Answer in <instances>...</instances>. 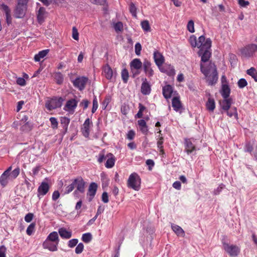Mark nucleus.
<instances>
[{"mask_svg":"<svg viewBox=\"0 0 257 257\" xmlns=\"http://www.w3.org/2000/svg\"><path fill=\"white\" fill-rule=\"evenodd\" d=\"M153 58L156 65L159 67L160 70L161 72H166L163 68H160L165 61L163 55L158 51H155L153 53Z\"/></svg>","mask_w":257,"mask_h":257,"instance_id":"9","label":"nucleus"},{"mask_svg":"<svg viewBox=\"0 0 257 257\" xmlns=\"http://www.w3.org/2000/svg\"><path fill=\"white\" fill-rule=\"evenodd\" d=\"M58 244L47 240H46L43 243V247L51 251H56L58 250L57 246Z\"/></svg>","mask_w":257,"mask_h":257,"instance_id":"17","label":"nucleus"},{"mask_svg":"<svg viewBox=\"0 0 257 257\" xmlns=\"http://www.w3.org/2000/svg\"><path fill=\"white\" fill-rule=\"evenodd\" d=\"M141 25L144 31L149 32L150 31V26L148 21L144 20L142 21Z\"/></svg>","mask_w":257,"mask_h":257,"instance_id":"41","label":"nucleus"},{"mask_svg":"<svg viewBox=\"0 0 257 257\" xmlns=\"http://www.w3.org/2000/svg\"><path fill=\"white\" fill-rule=\"evenodd\" d=\"M171 228L173 231L178 235L182 237H184L185 235V232L183 229L179 226L172 224L171 225Z\"/></svg>","mask_w":257,"mask_h":257,"instance_id":"28","label":"nucleus"},{"mask_svg":"<svg viewBox=\"0 0 257 257\" xmlns=\"http://www.w3.org/2000/svg\"><path fill=\"white\" fill-rule=\"evenodd\" d=\"M50 189V186L46 182H42L38 188L37 197L40 199L45 195Z\"/></svg>","mask_w":257,"mask_h":257,"instance_id":"11","label":"nucleus"},{"mask_svg":"<svg viewBox=\"0 0 257 257\" xmlns=\"http://www.w3.org/2000/svg\"><path fill=\"white\" fill-rule=\"evenodd\" d=\"M172 186L175 189L180 190L181 188V182L179 181H176L173 183Z\"/></svg>","mask_w":257,"mask_h":257,"instance_id":"64","label":"nucleus"},{"mask_svg":"<svg viewBox=\"0 0 257 257\" xmlns=\"http://www.w3.org/2000/svg\"><path fill=\"white\" fill-rule=\"evenodd\" d=\"M92 239V234L89 233H85L82 234L81 239L85 243H88L90 242Z\"/></svg>","mask_w":257,"mask_h":257,"instance_id":"40","label":"nucleus"},{"mask_svg":"<svg viewBox=\"0 0 257 257\" xmlns=\"http://www.w3.org/2000/svg\"><path fill=\"white\" fill-rule=\"evenodd\" d=\"M20 174V168L19 167H17V168L15 169L13 171L11 172V173L10 174V176L11 178V179L14 180L16 179L18 175Z\"/></svg>","mask_w":257,"mask_h":257,"instance_id":"43","label":"nucleus"},{"mask_svg":"<svg viewBox=\"0 0 257 257\" xmlns=\"http://www.w3.org/2000/svg\"><path fill=\"white\" fill-rule=\"evenodd\" d=\"M131 71L132 77L135 78L137 76L140 74L141 69H134L133 68H131Z\"/></svg>","mask_w":257,"mask_h":257,"instance_id":"59","label":"nucleus"},{"mask_svg":"<svg viewBox=\"0 0 257 257\" xmlns=\"http://www.w3.org/2000/svg\"><path fill=\"white\" fill-rule=\"evenodd\" d=\"M207 109L210 111H213L215 107V103L214 100L212 98H209L206 104Z\"/></svg>","mask_w":257,"mask_h":257,"instance_id":"35","label":"nucleus"},{"mask_svg":"<svg viewBox=\"0 0 257 257\" xmlns=\"http://www.w3.org/2000/svg\"><path fill=\"white\" fill-rule=\"evenodd\" d=\"M72 183L73 184L74 189L80 191V193H84L85 192L86 182L82 177L79 176L72 180Z\"/></svg>","mask_w":257,"mask_h":257,"instance_id":"7","label":"nucleus"},{"mask_svg":"<svg viewBox=\"0 0 257 257\" xmlns=\"http://www.w3.org/2000/svg\"><path fill=\"white\" fill-rule=\"evenodd\" d=\"M78 101L75 98L69 99L64 106V109L69 112H74L77 106Z\"/></svg>","mask_w":257,"mask_h":257,"instance_id":"14","label":"nucleus"},{"mask_svg":"<svg viewBox=\"0 0 257 257\" xmlns=\"http://www.w3.org/2000/svg\"><path fill=\"white\" fill-rule=\"evenodd\" d=\"M130 12L134 17H137V8L135 4L131 3L129 7Z\"/></svg>","mask_w":257,"mask_h":257,"instance_id":"42","label":"nucleus"},{"mask_svg":"<svg viewBox=\"0 0 257 257\" xmlns=\"http://www.w3.org/2000/svg\"><path fill=\"white\" fill-rule=\"evenodd\" d=\"M146 163L148 166L149 170H151L155 165L154 161L152 159H148L146 161Z\"/></svg>","mask_w":257,"mask_h":257,"instance_id":"60","label":"nucleus"},{"mask_svg":"<svg viewBox=\"0 0 257 257\" xmlns=\"http://www.w3.org/2000/svg\"><path fill=\"white\" fill-rule=\"evenodd\" d=\"M201 72L205 76L207 81L209 85L215 84L218 80V73L214 64L210 63L208 67L200 64Z\"/></svg>","mask_w":257,"mask_h":257,"instance_id":"2","label":"nucleus"},{"mask_svg":"<svg viewBox=\"0 0 257 257\" xmlns=\"http://www.w3.org/2000/svg\"><path fill=\"white\" fill-rule=\"evenodd\" d=\"M172 105L174 110L176 111H179L182 107L179 98L178 97L173 98L172 100Z\"/></svg>","mask_w":257,"mask_h":257,"instance_id":"25","label":"nucleus"},{"mask_svg":"<svg viewBox=\"0 0 257 257\" xmlns=\"http://www.w3.org/2000/svg\"><path fill=\"white\" fill-rule=\"evenodd\" d=\"M46 14V10L44 7H40L37 13V18L38 22L42 24L44 22Z\"/></svg>","mask_w":257,"mask_h":257,"instance_id":"21","label":"nucleus"},{"mask_svg":"<svg viewBox=\"0 0 257 257\" xmlns=\"http://www.w3.org/2000/svg\"><path fill=\"white\" fill-rule=\"evenodd\" d=\"M74 189L73 184L71 183L70 185L66 187L65 189V194H69Z\"/></svg>","mask_w":257,"mask_h":257,"instance_id":"57","label":"nucleus"},{"mask_svg":"<svg viewBox=\"0 0 257 257\" xmlns=\"http://www.w3.org/2000/svg\"><path fill=\"white\" fill-rule=\"evenodd\" d=\"M7 248L4 245L0 246V257H6Z\"/></svg>","mask_w":257,"mask_h":257,"instance_id":"58","label":"nucleus"},{"mask_svg":"<svg viewBox=\"0 0 257 257\" xmlns=\"http://www.w3.org/2000/svg\"><path fill=\"white\" fill-rule=\"evenodd\" d=\"M92 126V122L89 118L85 119L81 128V132L83 136L88 138L89 136L90 128Z\"/></svg>","mask_w":257,"mask_h":257,"instance_id":"10","label":"nucleus"},{"mask_svg":"<svg viewBox=\"0 0 257 257\" xmlns=\"http://www.w3.org/2000/svg\"><path fill=\"white\" fill-rule=\"evenodd\" d=\"M46 239L58 244L59 239L58 233L56 231H53L48 235Z\"/></svg>","mask_w":257,"mask_h":257,"instance_id":"30","label":"nucleus"},{"mask_svg":"<svg viewBox=\"0 0 257 257\" xmlns=\"http://www.w3.org/2000/svg\"><path fill=\"white\" fill-rule=\"evenodd\" d=\"M113 27L115 31H121L123 30V24L121 22H118L114 25Z\"/></svg>","mask_w":257,"mask_h":257,"instance_id":"52","label":"nucleus"},{"mask_svg":"<svg viewBox=\"0 0 257 257\" xmlns=\"http://www.w3.org/2000/svg\"><path fill=\"white\" fill-rule=\"evenodd\" d=\"M238 4L240 7L245 8L249 5V3L245 0H238Z\"/></svg>","mask_w":257,"mask_h":257,"instance_id":"61","label":"nucleus"},{"mask_svg":"<svg viewBox=\"0 0 257 257\" xmlns=\"http://www.w3.org/2000/svg\"><path fill=\"white\" fill-rule=\"evenodd\" d=\"M199 42L200 45L199 47L198 55L201 57L202 62H207L211 56L212 41L210 38L205 39L204 36L202 35L199 37Z\"/></svg>","mask_w":257,"mask_h":257,"instance_id":"1","label":"nucleus"},{"mask_svg":"<svg viewBox=\"0 0 257 257\" xmlns=\"http://www.w3.org/2000/svg\"><path fill=\"white\" fill-rule=\"evenodd\" d=\"M135 136V132L133 130L129 131L127 134L126 138L129 140H133Z\"/></svg>","mask_w":257,"mask_h":257,"instance_id":"56","label":"nucleus"},{"mask_svg":"<svg viewBox=\"0 0 257 257\" xmlns=\"http://www.w3.org/2000/svg\"><path fill=\"white\" fill-rule=\"evenodd\" d=\"M97 187L98 186L95 182H92L90 184L87 192V196L89 202H91L94 198L97 191Z\"/></svg>","mask_w":257,"mask_h":257,"instance_id":"13","label":"nucleus"},{"mask_svg":"<svg viewBox=\"0 0 257 257\" xmlns=\"http://www.w3.org/2000/svg\"><path fill=\"white\" fill-rule=\"evenodd\" d=\"M222 246L224 250L231 256H237L240 252V249L236 245L230 244L224 240H222Z\"/></svg>","mask_w":257,"mask_h":257,"instance_id":"5","label":"nucleus"},{"mask_svg":"<svg viewBox=\"0 0 257 257\" xmlns=\"http://www.w3.org/2000/svg\"><path fill=\"white\" fill-rule=\"evenodd\" d=\"M27 8L26 7L17 4L15 9V17L18 19L24 18L26 15Z\"/></svg>","mask_w":257,"mask_h":257,"instance_id":"15","label":"nucleus"},{"mask_svg":"<svg viewBox=\"0 0 257 257\" xmlns=\"http://www.w3.org/2000/svg\"><path fill=\"white\" fill-rule=\"evenodd\" d=\"M121 77L123 82L124 83H126L128 81L129 74L128 70L126 68H124L122 70L121 72Z\"/></svg>","mask_w":257,"mask_h":257,"instance_id":"37","label":"nucleus"},{"mask_svg":"<svg viewBox=\"0 0 257 257\" xmlns=\"http://www.w3.org/2000/svg\"><path fill=\"white\" fill-rule=\"evenodd\" d=\"M185 151L188 154L192 153L195 150V146L188 140H185Z\"/></svg>","mask_w":257,"mask_h":257,"instance_id":"27","label":"nucleus"},{"mask_svg":"<svg viewBox=\"0 0 257 257\" xmlns=\"http://www.w3.org/2000/svg\"><path fill=\"white\" fill-rule=\"evenodd\" d=\"M107 161L105 164V166L107 168H112L115 164V158L111 153H108L106 155Z\"/></svg>","mask_w":257,"mask_h":257,"instance_id":"18","label":"nucleus"},{"mask_svg":"<svg viewBox=\"0 0 257 257\" xmlns=\"http://www.w3.org/2000/svg\"><path fill=\"white\" fill-rule=\"evenodd\" d=\"M10 180H12L10 174L3 173L0 177V184L3 187H5Z\"/></svg>","mask_w":257,"mask_h":257,"instance_id":"26","label":"nucleus"},{"mask_svg":"<svg viewBox=\"0 0 257 257\" xmlns=\"http://www.w3.org/2000/svg\"><path fill=\"white\" fill-rule=\"evenodd\" d=\"M187 28L188 31L190 33H192L194 32V23L193 20H190L188 22Z\"/></svg>","mask_w":257,"mask_h":257,"instance_id":"45","label":"nucleus"},{"mask_svg":"<svg viewBox=\"0 0 257 257\" xmlns=\"http://www.w3.org/2000/svg\"><path fill=\"white\" fill-rule=\"evenodd\" d=\"M143 68L147 77L151 78L154 75V72L152 67V63L150 61L147 59H145L143 61Z\"/></svg>","mask_w":257,"mask_h":257,"instance_id":"12","label":"nucleus"},{"mask_svg":"<svg viewBox=\"0 0 257 257\" xmlns=\"http://www.w3.org/2000/svg\"><path fill=\"white\" fill-rule=\"evenodd\" d=\"M173 91V87L170 85H166L163 87V95L166 99L171 98Z\"/></svg>","mask_w":257,"mask_h":257,"instance_id":"19","label":"nucleus"},{"mask_svg":"<svg viewBox=\"0 0 257 257\" xmlns=\"http://www.w3.org/2000/svg\"><path fill=\"white\" fill-rule=\"evenodd\" d=\"M102 201L105 203H108L109 201L108 195L107 192H104L102 194Z\"/></svg>","mask_w":257,"mask_h":257,"instance_id":"63","label":"nucleus"},{"mask_svg":"<svg viewBox=\"0 0 257 257\" xmlns=\"http://www.w3.org/2000/svg\"><path fill=\"white\" fill-rule=\"evenodd\" d=\"M84 249V245L82 243H78L75 248V252L76 254H80Z\"/></svg>","mask_w":257,"mask_h":257,"instance_id":"46","label":"nucleus"},{"mask_svg":"<svg viewBox=\"0 0 257 257\" xmlns=\"http://www.w3.org/2000/svg\"><path fill=\"white\" fill-rule=\"evenodd\" d=\"M98 102L97 100V98L96 96H94L93 99V105H92V113H94L97 110L98 108Z\"/></svg>","mask_w":257,"mask_h":257,"instance_id":"51","label":"nucleus"},{"mask_svg":"<svg viewBox=\"0 0 257 257\" xmlns=\"http://www.w3.org/2000/svg\"><path fill=\"white\" fill-rule=\"evenodd\" d=\"M224 187L225 185L222 184L219 185V186L217 188L214 189L213 191V194L215 195H217L219 194L222 191V189L224 188Z\"/></svg>","mask_w":257,"mask_h":257,"instance_id":"53","label":"nucleus"},{"mask_svg":"<svg viewBox=\"0 0 257 257\" xmlns=\"http://www.w3.org/2000/svg\"><path fill=\"white\" fill-rule=\"evenodd\" d=\"M253 149V146L250 142H247L245 144L244 149L245 152L251 153L252 152Z\"/></svg>","mask_w":257,"mask_h":257,"instance_id":"48","label":"nucleus"},{"mask_svg":"<svg viewBox=\"0 0 257 257\" xmlns=\"http://www.w3.org/2000/svg\"><path fill=\"white\" fill-rule=\"evenodd\" d=\"M48 49L43 50L36 54L34 57V60L36 62H39L42 58H44L48 53Z\"/></svg>","mask_w":257,"mask_h":257,"instance_id":"31","label":"nucleus"},{"mask_svg":"<svg viewBox=\"0 0 257 257\" xmlns=\"http://www.w3.org/2000/svg\"><path fill=\"white\" fill-rule=\"evenodd\" d=\"M35 227V223H32L30 224L27 228L26 232L27 234L29 235H31L34 232V229Z\"/></svg>","mask_w":257,"mask_h":257,"instance_id":"44","label":"nucleus"},{"mask_svg":"<svg viewBox=\"0 0 257 257\" xmlns=\"http://www.w3.org/2000/svg\"><path fill=\"white\" fill-rule=\"evenodd\" d=\"M54 78L57 84L61 85L64 81V76L60 72H55L54 74Z\"/></svg>","mask_w":257,"mask_h":257,"instance_id":"33","label":"nucleus"},{"mask_svg":"<svg viewBox=\"0 0 257 257\" xmlns=\"http://www.w3.org/2000/svg\"><path fill=\"white\" fill-rule=\"evenodd\" d=\"M103 73L105 78L108 80H111L113 76V71L109 65L106 64L103 67Z\"/></svg>","mask_w":257,"mask_h":257,"instance_id":"20","label":"nucleus"},{"mask_svg":"<svg viewBox=\"0 0 257 257\" xmlns=\"http://www.w3.org/2000/svg\"><path fill=\"white\" fill-rule=\"evenodd\" d=\"M72 38L75 40L79 39V33L75 27H73L72 28Z\"/></svg>","mask_w":257,"mask_h":257,"instance_id":"54","label":"nucleus"},{"mask_svg":"<svg viewBox=\"0 0 257 257\" xmlns=\"http://www.w3.org/2000/svg\"><path fill=\"white\" fill-rule=\"evenodd\" d=\"M33 128V124L30 122H26L23 124L20 128V130L23 132H29L32 130Z\"/></svg>","mask_w":257,"mask_h":257,"instance_id":"36","label":"nucleus"},{"mask_svg":"<svg viewBox=\"0 0 257 257\" xmlns=\"http://www.w3.org/2000/svg\"><path fill=\"white\" fill-rule=\"evenodd\" d=\"M143 65V62H142L139 58L133 59L130 63V68L134 69H141Z\"/></svg>","mask_w":257,"mask_h":257,"instance_id":"24","label":"nucleus"},{"mask_svg":"<svg viewBox=\"0 0 257 257\" xmlns=\"http://www.w3.org/2000/svg\"><path fill=\"white\" fill-rule=\"evenodd\" d=\"M141 90L142 94L145 95H149L151 93V86L146 78L143 79Z\"/></svg>","mask_w":257,"mask_h":257,"instance_id":"16","label":"nucleus"},{"mask_svg":"<svg viewBox=\"0 0 257 257\" xmlns=\"http://www.w3.org/2000/svg\"><path fill=\"white\" fill-rule=\"evenodd\" d=\"M34 217V215L32 213L27 214L25 217V220L27 222H30Z\"/></svg>","mask_w":257,"mask_h":257,"instance_id":"62","label":"nucleus"},{"mask_svg":"<svg viewBox=\"0 0 257 257\" xmlns=\"http://www.w3.org/2000/svg\"><path fill=\"white\" fill-rule=\"evenodd\" d=\"M70 119L67 117H61L60 119L61 124L66 133L68 130V126L70 123Z\"/></svg>","mask_w":257,"mask_h":257,"instance_id":"32","label":"nucleus"},{"mask_svg":"<svg viewBox=\"0 0 257 257\" xmlns=\"http://www.w3.org/2000/svg\"><path fill=\"white\" fill-rule=\"evenodd\" d=\"M227 114L229 117H232L234 116L235 118L237 119H238V114L237 112V109L235 107H231L230 110L229 111H226Z\"/></svg>","mask_w":257,"mask_h":257,"instance_id":"39","label":"nucleus"},{"mask_svg":"<svg viewBox=\"0 0 257 257\" xmlns=\"http://www.w3.org/2000/svg\"><path fill=\"white\" fill-rule=\"evenodd\" d=\"M246 73L248 75L251 76L255 82H257V72L254 68L251 67L247 70Z\"/></svg>","mask_w":257,"mask_h":257,"instance_id":"38","label":"nucleus"},{"mask_svg":"<svg viewBox=\"0 0 257 257\" xmlns=\"http://www.w3.org/2000/svg\"><path fill=\"white\" fill-rule=\"evenodd\" d=\"M232 100L231 98H224V99L220 102L222 109L225 111L228 110L231 107Z\"/></svg>","mask_w":257,"mask_h":257,"instance_id":"22","label":"nucleus"},{"mask_svg":"<svg viewBox=\"0 0 257 257\" xmlns=\"http://www.w3.org/2000/svg\"><path fill=\"white\" fill-rule=\"evenodd\" d=\"M50 121L51 122L52 127L54 129L58 127V121L56 118L54 117H51L50 118Z\"/></svg>","mask_w":257,"mask_h":257,"instance_id":"50","label":"nucleus"},{"mask_svg":"<svg viewBox=\"0 0 257 257\" xmlns=\"http://www.w3.org/2000/svg\"><path fill=\"white\" fill-rule=\"evenodd\" d=\"M141 179L138 174H131L127 180V186L135 190L138 191L141 188Z\"/></svg>","mask_w":257,"mask_h":257,"instance_id":"4","label":"nucleus"},{"mask_svg":"<svg viewBox=\"0 0 257 257\" xmlns=\"http://www.w3.org/2000/svg\"><path fill=\"white\" fill-rule=\"evenodd\" d=\"M58 232L60 236L63 239H69L72 236V232L68 231L66 228L61 227L59 229Z\"/></svg>","mask_w":257,"mask_h":257,"instance_id":"23","label":"nucleus"},{"mask_svg":"<svg viewBox=\"0 0 257 257\" xmlns=\"http://www.w3.org/2000/svg\"><path fill=\"white\" fill-rule=\"evenodd\" d=\"M88 80V79L86 77L81 76L77 77L72 82L75 87L78 88L79 90L82 91L85 88Z\"/></svg>","mask_w":257,"mask_h":257,"instance_id":"8","label":"nucleus"},{"mask_svg":"<svg viewBox=\"0 0 257 257\" xmlns=\"http://www.w3.org/2000/svg\"><path fill=\"white\" fill-rule=\"evenodd\" d=\"M64 100V98L62 97L54 96L46 101L45 107L47 110L51 111L60 107Z\"/></svg>","mask_w":257,"mask_h":257,"instance_id":"3","label":"nucleus"},{"mask_svg":"<svg viewBox=\"0 0 257 257\" xmlns=\"http://www.w3.org/2000/svg\"><path fill=\"white\" fill-rule=\"evenodd\" d=\"M78 242V239L76 238H73L69 240L68 242V246L70 248H73L75 246Z\"/></svg>","mask_w":257,"mask_h":257,"instance_id":"49","label":"nucleus"},{"mask_svg":"<svg viewBox=\"0 0 257 257\" xmlns=\"http://www.w3.org/2000/svg\"><path fill=\"white\" fill-rule=\"evenodd\" d=\"M135 53L138 56L141 54V51L142 50V46L140 43H137L135 46Z\"/></svg>","mask_w":257,"mask_h":257,"instance_id":"55","label":"nucleus"},{"mask_svg":"<svg viewBox=\"0 0 257 257\" xmlns=\"http://www.w3.org/2000/svg\"><path fill=\"white\" fill-rule=\"evenodd\" d=\"M257 50V45L254 44H248L240 49L242 56L249 58L253 56Z\"/></svg>","mask_w":257,"mask_h":257,"instance_id":"6","label":"nucleus"},{"mask_svg":"<svg viewBox=\"0 0 257 257\" xmlns=\"http://www.w3.org/2000/svg\"><path fill=\"white\" fill-rule=\"evenodd\" d=\"M189 42L193 48H195L196 47L199 48V45H200V43L199 42V40L198 41H197V38L194 35H192L190 37Z\"/></svg>","mask_w":257,"mask_h":257,"instance_id":"34","label":"nucleus"},{"mask_svg":"<svg viewBox=\"0 0 257 257\" xmlns=\"http://www.w3.org/2000/svg\"><path fill=\"white\" fill-rule=\"evenodd\" d=\"M247 82L246 80L244 78L240 79L237 82L238 86L240 88H244L245 86L247 85Z\"/></svg>","mask_w":257,"mask_h":257,"instance_id":"47","label":"nucleus"},{"mask_svg":"<svg viewBox=\"0 0 257 257\" xmlns=\"http://www.w3.org/2000/svg\"><path fill=\"white\" fill-rule=\"evenodd\" d=\"M230 93V89L227 84H223L221 87V94L223 98H227Z\"/></svg>","mask_w":257,"mask_h":257,"instance_id":"29","label":"nucleus"}]
</instances>
